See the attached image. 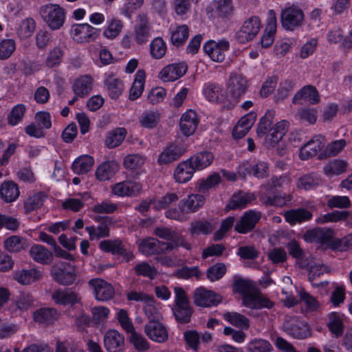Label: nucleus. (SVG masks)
<instances>
[{
    "mask_svg": "<svg viewBox=\"0 0 352 352\" xmlns=\"http://www.w3.org/2000/svg\"><path fill=\"white\" fill-rule=\"evenodd\" d=\"M129 339L135 349L139 351H144L149 349L150 345L147 340L140 333L133 331L129 333Z\"/></svg>",
    "mask_w": 352,
    "mask_h": 352,
    "instance_id": "55",
    "label": "nucleus"
},
{
    "mask_svg": "<svg viewBox=\"0 0 352 352\" xmlns=\"http://www.w3.org/2000/svg\"><path fill=\"white\" fill-rule=\"evenodd\" d=\"M31 257L41 264H49L53 260V254L45 247L41 245H34L30 250Z\"/></svg>",
    "mask_w": 352,
    "mask_h": 352,
    "instance_id": "36",
    "label": "nucleus"
},
{
    "mask_svg": "<svg viewBox=\"0 0 352 352\" xmlns=\"http://www.w3.org/2000/svg\"><path fill=\"white\" fill-rule=\"evenodd\" d=\"M70 34L78 43H89L99 36V30L88 23L74 24L72 26Z\"/></svg>",
    "mask_w": 352,
    "mask_h": 352,
    "instance_id": "5",
    "label": "nucleus"
},
{
    "mask_svg": "<svg viewBox=\"0 0 352 352\" xmlns=\"http://www.w3.org/2000/svg\"><path fill=\"white\" fill-rule=\"evenodd\" d=\"M85 230L89 233L91 240L106 237L109 235V228L105 223H100L97 228L94 226H87Z\"/></svg>",
    "mask_w": 352,
    "mask_h": 352,
    "instance_id": "60",
    "label": "nucleus"
},
{
    "mask_svg": "<svg viewBox=\"0 0 352 352\" xmlns=\"http://www.w3.org/2000/svg\"><path fill=\"white\" fill-rule=\"evenodd\" d=\"M230 48V43L226 39L219 41H209L204 46V50L209 57L215 62H222L226 57V52Z\"/></svg>",
    "mask_w": 352,
    "mask_h": 352,
    "instance_id": "11",
    "label": "nucleus"
},
{
    "mask_svg": "<svg viewBox=\"0 0 352 352\" xmlns=\"http://www.w3.org/2000/svg\"><path fill=\"white\" fill-rule=\"evenodd\" d=\"M156 301L153 296H151L150 300H147L144 307V313L149 320L151 321H158L162 318L158 308L155 306Z\"/></svg>",
    "mask_w": 352,
    "mask_h": 352,
    "instance_id": "57",
    "label": "nucleus"
},
{
    "mask_svg": "<svg viewBox=\"0 0 352 352\" xmlns=\"http://www.w3.org/2000/svg\"><path fill=\"white\" fill-rule=\"evenodd\" d=\"M187 69V65L184 63L168 65L160 72V78L166 82L176 80L186 74Z\"/></svg>",
    "mask_w": 352,
    "mask_h": 352,
    "instance_id": "23",
    "label": "nucleus"
},
{
    "mask_svg": "<svg viewBox=\"0 0 352 352\" xmlns=\"http://www.w3.org/2000/svg\"><path fill=\"white\" fill-rule=\"evenodd\" d=\"M100 248L104 252L122 256L126 262L133 260L134 258L133 254L130 251H126L120 240L102 241L100 243Z\"/></svg>",
    "mask_w": 352,
    "mask_h": 352,
    "instance_id": "18",
    "label": "nucleus"
},
{
    "mask_svg": "<svg viewBox=\"0 0 352 352\" xmlns=\"http://www.w3.org/2000/svg\"><path fill=\"white\" fill-rule=\"evenodd\" d=\"M119 166L115 161H108L100 165L96 171V176L100 181H106L118 172Z\"/></svg>",
    "mask_w": 352,
    "mask_h": 352,
    "instance_id": "35",
    "label": "nucleus"
},
{
    "mask_svg": "<svg viewBox=\"0 0 352 352\" xmlns=\"http://www.w3.org/2000/svg\"><path fill=\"white\" fill-rule=\"evenodd\" d=\"M52 298L56 304L71 306L80 303L82 299L81 296L72 289H57L53 292Z\"/></svg>",
    "mask_w": 352,
    "mask_h": 352,
    "instance_id": "19",
    "label": "nucleus"
},
{
    "mask_svg": "<svg viewBox=\"0 0 352 352\" xmlns=\"http://www.w3.org/2000/svg\"><path fill=\"white\" fill-rule=\"evenodd\" d=\"M91 76H82L76 80L73 85V91L77 96L85 98L91 93L93 88Z\"/></svg>",
    "mask_w": 352,
    "mask_h": 352,
    "instance_id": "32",
    "label": "nucleus"
},
{
    "mask_svg": "<svg viewBox=\"0 0 352 352\" xmlns=\"http://www.w3.org/2000/svg\"><path fill=\"white\" fill-rule=\"evenodd\" d=\"M25 111L26 109L24 104H19L15 105L8 115V124L12 126L18 124L22 121Z\"/></svg>",
    "mask_w": 352,
    "mask_h": 352,
    "instance_id": "51",
    "label": "nucleus"
},
{
    "mask_svg": "<svg viewBox=\"0 0 352 352\" xmlns=\"http://www.w3.org/2000/svg\"><path fill=\"white\" fill-rule=\"evenodd\" d=\"M104 344L109 352H123L124 336L116 330H109L104 335Z\"/></svg>",
    "mask_w": 352,
    "mask_h": 352,
    "instance_id": "21",
    "label": "nucleus"
},
{
    "mask_svg": "<svg viewBox=\"0 0 352 352\" xmlns=\"http://www.w3.org/2000/svg\"><path fill=\"white\" fill-rule=\"evenodd\" d=\"M192 298L197 306L203 307L217 306L222 300L220 295L203 287L195 289Z\"/></svg>",
    "mask_w": 352,
    "mask_h": 352,
    "instance_id": "9",
    "label": "nucleus"
},
{
    "mask_svg": "<svg viewBox=\"0 0 352 352\" xmlns=\"http://www.w3.org/2000/svg\"><path fill=\"white\" fill-rule=\"evenodd\" d=\"M42 277L41 271L36 269L22 270L16 272L14 274V280L22 285H30L38 280Z\"/></svg>",
    "mask_w": 352,
    "mask_h": 352,
    "instance_id": "34",
    "label": "nucleus"
},
{
    "mask_svg": "<svg viewBox=\"0 0 352 352\" xmlns=\"http://www.w3.org/2000/svg\"><path fill=\"white\" fill-rule=\"evenodd\" d=\"M188 28L186 25H181L177 27L171 33V43L176 47L182 46L188 38Z\"/></svg>",
    "mask_w": 352,
    "mask_h": 352,
    "instance_id": "47",
    "label": "nucleus"
},
{
    "mask_svg": "<svg viewBox=\"0 0 352 352\" xmlns=\"http://www.w3.org/2000/svg\"><path fill=\"white\" fill-rule=\"evenodd\" d=\"M334 232L331 228H315L306 230L302 238L307 243L329 244L333 237Z\"/></svg>",
    "mask_w": 352,
    "mask_h": 352,
    "instance_id": "12",
    "label": "nucleus"
},
{
    "mask_svg": "<svg viewBox=\"0 0 352 352\" xmlns=\"http://www.w3.org/2000/svg\"><path fill=\"white\" fill-rule=\"evenodd\" d=\"M272 349L271 344L263 339L252 340L248 346L250 352H270Z\"/></svg>",
    "mask_w": 352,
    "mask_h": 352,
    "instance_id": "64",
    "label": "nucleus"
},
{
    "mask_svg": "<svg viewBox=\"0 0 352 352\" xmlns=\"http://www.w3.org/2000/svg\"><path fill=\"white\" fill-rule=\"evenodd\" d=\"M223 87L217 84L212 83L208 85L204 90V95L207 100L213 102H223L224 96Z\"/></svg>",
    "mask_w": 352,
    "mask_h": 352,
    "instance_id": "44",
    "label": "nucleus"
},
{
    "mask_svg": "<svg viewBox=\"0 0 352 352\" xmlns=\"http://www.w3.org/2000/svg\"><path fill=\"white\" fill-rule=\"evenodd\" d=\"M150 30L151 28L146 14H139L134 28L135 41L140 45L147 42L150 38Z\"/></svg>",
    "mask_w": 352,
    "mask_h": 352,
    "instance_id": "20",
    "label": "nucleus"
},
{
    "mask_svg": "<svg viewBox=\"0 0 352 352\" xmlns=\"http://www.w3.org/2000/svg\"><path fill=\"white\" fill-rule=\"evenodd\" d=\"M346 142L344 139L334 140L326 146L324 151L320 154L319 159L334 157L338 155L346 146Z\"/></svg>",
    "mask_w": 352,
    "mask_h": 352,
    "instance_id": "39",
    "label": "nucleus"
},
{
    "mask_svg": "<svg viewBox=\"0 0 352 352\" xmlns=\"http://www.w3.org/2000/svg\"><path fill=\"white\" fill-rule=\"evenodd\" d=\"M35 28V21L32 18H28L21 22L18 29V34L21 38H28L34 32Z\"/></svg>",
    "mask_w": 352,
    "mask_h": 352,
    "instance_id": "62",
    "label": "nucleus"
},
{
    "mask_svg": "<svg viewBox=\"0 0 352 352\" xmlns=\"http://www.w3.org/2000/svg\"><path fill=\"white\" fill-rule=\"evenodd\" d=\"M33 317L40 324H52L58 320L59 314L54 308L43 307L36 310Z\"/></svg>",
    "mask_w": 352,
    "mask_h": 352,
    "instance_id": "31",
    "label": "nucleus"
},
{
    "mask_svg": "<svg viewBox=\"0 0 352 352\" xmlns=\"http://www.w3.org/2000/svg\"><path fill=\"white\" fill-rule=\"evenodd\" d=\"M256 288L252 281L241 278H236L233 283V291L242 296L252 292Z\"/></svg>",
    "mask_w": 352,
    "mask_h": 352,
    "instance_id": "58",
    "label": "nucleus"
},
{
    "mask_svg": "<svg viewBox=\"0 0 352 352\" xmlns=\"http://www.w3.org/2000/svg\"><path fill=\"white\" fill-rule=\"evenodd\" d=\"M45 192L40 191L33 195L29 196L24 203V208L27 212H32L41 208L47 198Z\"/></svg>",
    "mask_w": 352,
    "mask_h": 352,
    "instance_id": "45",
    "label": "nucleus"
},
{
    "mask_svg": "<svg viewBox=\"0 0 352 352\" xmlns=\"http://www.w3.org/2000/svg\"><path fill=\"white\" fill-rule=\"evenodd\" d=\"M274 115V111L268 110L260 119L256 131L259 138H265L271 145L279 142L288 129V123L285 120L278 122L270 128Z\"/></svg>",
    "mask_w": 352,
    "mask_h": 352,
    "instance_id": "1",
    "label": "nucleus"
},
{
    "mask_svg": "<svg viewBox=\"0 0 352 352\" xmlns=\"http://www.w3.org/2000/svg\"><path fill=\"white\" fill-rule=\"evenodd\" d=\"M349 212L334 210L332 212L327 213L317 219L318 223H325L327 222H338L344 220L349 217Z\"/></svg>",
    "mask_w": 352,
    "mask_h": 352,
    "instance_id": "59",
    "label": "nucleus"
},
{
    "mask_svg": "<svg viewBox=\"0 0 352 352\" xmlns=\"http://www.w3.org/2000/svg\"><path fill=\"white\" fill-rule=\"evenodd\" d=\"M261 26L260 19L258 16H251L243 24L236 33V39L241 43H245L252 41L258 33Z\"/></svg>",
    "mask_w": 352,
    "mask_h": 352,
    "instance_id": "7",
    "label": "nucleus"
},
{
    "mask_svg": "<svg viewBox=\"0 0 352 352\" xmlns=\"http://www.w3.org/2000/svg\"><path fill=\"white\" fill-rule=\"evenodd\" d=\"M221 182V177L219 173H214L209 175L206 179H200L198 182V190L200 192H206L208 190L214 188Z\"/></svg>",
    "mask_w": 352,
    "mask_h": 352,
    "instance_id": "53",
    "label": "nucleus"
},
{
    "mask_svg": "<svg viewBox=\"0 0 352 352\" xmlns=\"http://www.w3.org/2000/svg\"><path fill=\"white\" fill-rule=\"evenodd\" d=\"M89 285L94 289L95 297L98 300H108L114 296L112 285L102 279H91L89 281Z\"/></svg>",
    "mask_w": 352,
    "mask_h": 352,
    "instance_id": "17",
    "label": "nucleus"
},
{
    "mask_svg": "<svg viewBox=\"0 0 352 352\" xmlns=\"http://www.w3.org/2000/svg\"><path fill=\"white\" fill-rule=\"evenodd\" d=\"M19 189L16 184L12 181L4 182L1 184L0 194L6 202H12L19 196Z\"/></svg>",
    "mask_w": 352,
    "mask_h": 352,
    "instance_id": "37",
    "label": "nucleus"
},
{
    "mask_svg": "<svg viewBox=\"0 0 352 352\" xmlns=\"http://www.w3.org/2000/svg\"><path fill=\"white\" fill-rule=\"evenodd\" d=\"M346 165L343 160H334L324 167V172L328 176L338 175L346 170Z\"/></svg>",
    "mask_w": 352,
    "mask_h": 352,
    "instance_id": "54",
    "label": "nucleus"
},
{
    "mask_svg": "<svg viewBox=\"0 0 352 352\" xmlns=\"http://www.w3.org/2000/svg\"><path fill=\"white\" fill-rule=\"evenodd\" d=\"M173 311L175 320L182 323H188L192 314V309L190 305L174 306Z\"/></svg>",
    "mask_w": 352,
    "mask_h": 352,
    "instance_id": "49",
    "label": "nucleus"
},
{
    "mask_svg": "<svg viewBox=\"0 0 352 352\" xmlns=\"http://www.w3.org/2000/svg\"><path fill=\"white\" fill-rule=\"evenodd\" d=\"M292 199V197L289 195L267 196L263 198V202L267 206L283 207L289 203Z\"/></svg>",
    "mask_w": 352,
    "mask_h": 352,
    "instance_id": "61",
    "label": "nucleus"
},
{
    "mask_svg": "<svg viewBox=\"0 0 352 352\" xmlns=\"http://www.w3.org/2000/svg\"><path fill=\"white\" fill-rule=\"evenodd\" d=\"M39 14L52 30H58L63 26L65 13L63 8L57 4H46L39 9Z\"/></svg>",
    "mask_w": 352,
    "mask_h": 352,
    "instance_id": "3",
    "label": "nucleus"
},
{
    "mask_svg": "<svg viewBox=\"0 0 352 352\" xmlns=\"http://www.w3.org/2000/svg\"><path fill=\"white\" fill-rule=\"evenodd\" d=\"M154 234L159 238L170 241L169 242H164V243L171 244L173 247V250L177 249L179 246L188 250L191 249V245L186 241L184 236L170 228L164 226L157 227L155 229Z\"/></svg>",
    "mask_w": 352,
    "mask_h": 352,
    "instance_id": "6",
    "label": "nucleus"
},
{
    "mask_svg": "<svg viewBox=\"0 0 352 352\" xmlns=\"http://www.w3.org/2000/svg\"><path fill=\"white\" fill-rule=\"evenodd\" d=\"M109 95L112 99L118 98L124 89L122 81L114 76H109L104 80Z\"/></svg>",
    "mask_w": 352,
    "mask_h": 352,
    "instance_id": "42",
    "label": "nucleus"
},
{
    "mask_svg": "<svg viewBox=\"0 0 352 352\" xmlns=\"http://www.w3.org/2000/svg\"><path fill=\"white\" fill-rule=\"evenodd\" d=\"M184 153V150L182 147L172 144L161 153L157 161L160 164H167L178 160Z\"/></svg>",
    "mask_w": 352,
    "mask_h": 352,
    "instance_id": "28",
    "label": "nucleus"
},
{
    "mask_svg": "<svg viewBox=\"0 0 352 352\" xmlns=\"http://www.w3.org/2000/svg\"><path fill=\"white\" fill-rule=\"evenodd\" d=\"M197 170L188 160L182 161L176 167L174 177L178 183H186L191 179Z\"/></svg>",
    "mask_w": 352,
    "mask_h": 352,
    "instance_id": "25",
    "label": "nucleus"
},
{
    "mask_svg": "<svg viewBox=\"0 0 352 352\" xmlns=\"http://www.w3.org/2000/svg\"><path fill=\"white\" fill-rule=\"evenodd\" d=\"M28 246L26 240L19 236L14 235L4 241L5 248L10 252H18Z\"/></svg>",
    "mask_w": 352,
    "mask_h": 352,
    "instance_id": "46",
    "label": "nucleus"
},
{
    "mask_svg": "<svg viewBox=\"0 0 352 352\" xmlns=\"http://www.w3.org/2000/svg\"><path fill=\"white\" fill-rule=\"evenodd\" d=\"M166 51V43L162 38H156L151 43V54L155 58H162Z\"/></svg>",
    "mask_w": 352,
    "mask_h": 352,
    "instance_id": "63",
    "label": "nucleus"
},
{
    "mask_svg": "<svg viewBox=\"0 0 352 352\" xmlns=\"http://www.w3.org/2000/svg\"><path fill=\"white\" fill-rule=\"evenodd\" d=\"M133 270L138 276H143L153 280L158 274L157 270L148 262L141 261L135 264Z\"/></svg>",
    "mask_w": 352,
    "mask_h": 352,
    "instance_id": "40",
    "label": "nucleus"
},
{
    "mask_svg": "<svg viewBox=\"0 0 352 352\" xmlns=\"http://www.w3.org/2000/svg\"><path fill=\"white\" fill-rule=\"evenodd\" d=\"M54 279L59 284L69 285L75 280V273L70 264L61 263L54 266L52 270Z\"/></svg>",
    "mask_w": 352,
    "mask_h": 352,
    "instance_id": "15",
    "label": "nucleus"
},
{
    "mask_svg": "<svg viewBox=\"0 0 352 352\" xmlns=\"http://www.w3.org/2000/svg\"><path fill=\"white\" fill-rule=\"evenodd\" d=\"M223 318L232 325L239 328L248 329L250 326L248 319L236 312H227L223 315Z\"/></svg>",
    "mask_w": 352,
    "mask_h": 352,
    "instance_id": "50",
    "label": "nucleus"
},
{
    "mask_svg": "<svg viewBox=\"0 0 352 352\" xmlns=\"http://www.w3.org/2000/svg\"><path fill=\"white\" fill-rule=\"evenodd\" d=\"M261 218V213L250 210L244 212L240 219L236 221L234 230L238 233L247 234L252 231Z\"/></svg>",
    "mask_w": 352,
    "mask_h": 352,
    "instance_id": "13",
    "label": "nucleus"
},
{
    "mask_svg": "<svg viewBox=\"0 0 352 352\" xmlns=\"http://www.w3.org/2000/svg\"><path fill=\"white\" fill-rule=\"evenodd\" d=\"M139 248L141 252L146 255L166 254L173 250L171 244L164 243V241L154 238L143 240Z\"/></svg>",
    "mask_w": 352,
    "mask_h": 352,
    "instance_id": "10",
    "label": "nucleus"
},
{
    "mask_svg": "<svg viewBox=\"0 0 352 352\" xmlns=\"http://www.w3.org/2000/svg\"><path fill=\"white\" fill-rule=\"evenodd\" d=\"M94 160L89 155H83L77 158L72 164V170L78 175H83L89 172L94 165Z\"/></svg>",
    "mask_w": 352,
    "mask_h": 352,
    "instance_id": "38",
    "label": "nucleus"
},
{
    "mask_svg": "<svg viewBox=\"0 0 352 352\" xmlns=\"http://www.w3.org/2000/svg\"><path fill=\"white\" fill-rule=\"evenodd\" d=\"M214 230L212 223L206 220L199 219L191 222L190 227V232L192 236L195 235H208Z\"/></svg>",
    "mask_w": 352,
    "mask_h": 352,
    "instance_id": "41",
    "label": "nucleus"
},
{
    "mask_svg": "<svg viewBox=\"0 0 352 352\" xmlns=\"http://www.w3.org/2000/svg\"><path fill=\"white\" fill-rule=\"evenodd\" d=\"M328 327L330 331L336 337H339L342 334L343 322L339 314L332 313L329 315Z\"/></svg>",
    "mask_w": 352,
    "mask_h": 352,
    "instance_id": "56",
    "label": "nucleus"
},
{
    "mask_svg": "<svg viewBox=\"0 0 352 352\" xmlns=\"http://www.w3.org/2000/svg\"><path fill=\"white\" fill-rule=\"evenodd\" d=\"M255 199L256 197L253 193L239 191L232 196L226 208L230 210L243 208Z\"/></svg>",
    "mask_w": 352,
    "mask_h": 352,
    "instance_id": "27",
    "label": "nucleus"
},
{
    "mask_svg": "<svg viewBox=\"0 0 352 352\" xmlns=\"http://www.w3.org/2000/svg\"><path fill=\"white\" fill-rule=\"evenodd\" d=\"M227 267L224 263H217L210 266L206 272V276L211 282L220 280L226 273Z\"/></svg>",
    "mask_w": 352,
    "mask_h": 352,
    "instance_id": "52",
    "label": "nucleus"
},
{
    "mask_svg": "<svg viewBox=\"0 0 352 352\" xmlns=\"http://www.w3.org/2000/svg\"><path fill=\"white\" fill-rule=\"evenodd\" d=\"M205 203V198L200 194H191L186 199L179 201V206L182 207L187 214L195 212L201 208Z\"/></svg>",
    "mask_w": 352,
    "mask_h": 352,
    "instance_id": "29",
    "label": "nucleus"
},
{
    "mask_svg": "<svg viewBox=\"0 0 352 352\" xmlns=\"http://www.w3.org/2000/svg\"><path fill=\"white\" fill-rule=\"evenodd\" d=\"M320 182V178L312 173L300 177L298 180L297 186L299 188L307 190L319 186Z\"/></svg>",
    "mask_w": 352,
    "mask_h": 352,
    "instance_id": "48",
    "label": "nucleus"
},
{
    "mask_svg": "<svg viewBox=\"0 0 352 352\" xmlns=\"http://www.w3.org/2000/svg\"><path fill=\"white\" fill-rule=\"evenodd\" d=\"M144 332L152 341L157 343H164L168 338L166 327L158 321L148 322L144 326Z\"/></svg>",
    "mask_w": 352,
    "mask_h": 352,
    "instance_id": "16",
    "label": "nucleus"
},
{
    "mask_svg": "<svg viewBox=\"0 0 352 352\" xmlns=\"http://www.w3.org/2000/svg\"><path fill=\"white\" fill-rule=\"evenodd\" d=\"M126 131L124 128H116L109 131L107 135L105 144L109 148L118 146L124 140Z\"/></svg>",
    "mask_w": 352,
    "mask_h": 352,
    "instance_id": "43",
    "label": "nucleus"
},
{
    "mask_svg": "<svg viewBox=\"0 0 352 352\" xmlns=\"http://www.w3.org/2000/svg\"><path fill=\"white\" fill-rule=\"evenodd\" d=\"M280 19L284 29L293 31L302 25L304 14L300 8L292 6L282 11Z\"/></svg>",
    "mask_w": 352,
    "mask_h": 352,
    "instance_id": "4",
    "label": "nucleus"
},
{
    "mask_svg": "<svg viewBox=\"0 0 352 352\" xmlns=\"http://www.w3.org/2000/svg\"><path fill=\"white\" fill-rule=\"evenodd\" d=\"M320 100L319 94L315 87L306 85L298 91L293 98L294 103L309 102L316 104Z\"/></svg>",
    "mask_w": 352,
    "mask_h": 352,
    "instance_id": "24",
    "label": "nucleus"
},
{
    "mask_svg": "<svg viewBox=\"0 0 352 352\" xmlns=\"http://www.w3.org/2000/svg\"><path fill=\"white\" fill-rule=\"evenodd\" d=\"M248 82L244 76L235 72L231 73L226 84L230 102L234 104H237L248 91Z\"/></svg>",
    "mask_w": 352,
    "mask_h": 352,
    "instance_id": "2",
    "label": "nucleus"
},
{
    "mask_svg": "<svg viewBox=\"0 0 352 352\" xmlns=\"http://www.w3.org/2000/svg\"><path fill=\"white\" fill-rule=\"evenodd\" d=\"M284 331L297 339H305L310 336L308 325L296 317L287 318L283 323Z\"/></svg>",
    "mask_w": 352,
    "mask_h": 352,
    "instance_id": "8",
    "label": "nucleus"
},
{
    "mask_svg": "<svg viewBox=\"0 0 352 352\" xmlns=\"http://www.w3.org/2000/svg\"><path fill=\"white\" fill-rule=\"evenodd\" d=\"M284 217L286 221L291 225H295L311 219L312 214L307 209L298 208L286 211Z\"/></svg>",
    "mask_w": 352,
    "mask_h": 352,
    "instance_id": "33",
    "label": "nucleus"
},
{
    "mask_svg": "<svg viewBox=\"0 0 352 352\" xmlns=\"http://www.w3.org/2000/svg\"><path fill=\"white\" fill-rule=\"evenodd\" d=\"M326 139L322 135L314 136L300 148L299 156L301 160H306L316 156L325 145Z\"/></svg>",
    "mask_w": 352,
    "mask_h": 352,
    "instance_id": "14",
    "label": "nucleus"
},
{
    "mask_svg": "<svg viewBox=\"0 0 352 352\" xmlns=\"http://www.w3.org/2000/svg\"><path fill=\"white\" fill-rule=\"evenodd\" d=\"M197 124V114L192 110L185 112L180 118V129L186 136H189L195 132Z\"/></svg>",
    "mask_w": 352,
    "mask_h": 352,
    "instance_id": "26",
    "label": "nucleus"
},
{
    "mask_svg": "<svg viewBox=\"0 0 352 352\" xmlns=\"http://www.w3.org/2000/svg\"><path fill=\"white\" fill-rule=\"evenodd\" d=\"M196 170H201L209 166L214 160V155L210 151H201L188 159Z\"/></svg>",
    "mask_w": 352,
    "mask_h": 352,
    "instance_id": "30",
    "label": "nucleus"
},
{
    "mask_svg": "<svg viewBox=\"0 0 352 352\" xmlns=\"http://www.w3.org/2000/svg\"><path fill=\"white\" fill-rule=\"evenodd\" d=\"M142 189L140 183L131 180H126L116 184L112 186V192L118 196H133L138 195Z\"/></svg>",
    "mask_w": 352,
    "mask_h": 352,
    "instance_id": "22",
    "label": "nucleus"
}]
</instances>
